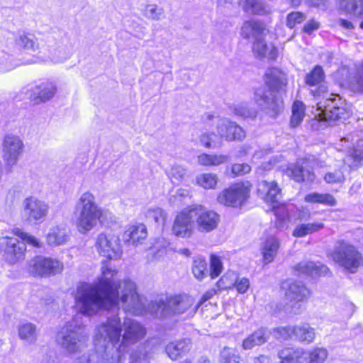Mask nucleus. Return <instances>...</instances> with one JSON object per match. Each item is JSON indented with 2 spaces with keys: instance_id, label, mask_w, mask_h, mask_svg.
I'll return each mask as SVG.
<instances>
[{
  "instance_id": "obj_1",
  "label": "nucleus",
  "mask_w": 363,
  "mask_h": 363,
  "mask_svg": "<svg viewBox=\"0 0 363 363\" xmlns=\"http://www.w3.org/2000/svg\"><path fill=\"white\" fill-rule=\"evenodd\" d=\"M117 272L107 264L101 267V277L94 284L82 283L74 294L75 308L80 314L94 315L100 310L125 311L142 314L144 305L135 282L130 279L116 281Z\"/></svg>"
},
{
  "instance_id": "obj_2",
  "label": "nucleus",
  "mask_w": 363,
  "mask_h": 363,
  "mask_svg": "<svg viewBox=\"0 0 363 363\" xmlns=\"http://www.w3.org/2000/svg\"><path fill=\"white\" fill-rule=\"evenodd\" d=\"M113 312L96 327L94 345L95 350L104 352L106 363H121L129 347L144 338L147 331L132 318H125L121 323L118 313H114L115 310Z\"/></svg>"
},
{
  "instance_id": "obj_3",
  "label": "nucleus",
  "mask_w": 363,
  "mask_h": 363,
  "mask_svg": "<svg viewBox=\"0 0 363 363\" xmlns=\"http://www.w3.org/2000/svg\"><path fill=\"white\" fill-rule=\"evenodd\" d=\"M265 85L255 90V104L272 116H277L284 108L283 100L279 91L286 84V74L277 68H272L266 73Z\"/></svg>"
},
{
  "instance_id": "obj_4",
  "label": "nucleus",
  "mask_w": 363,
  "mask_h": 363,
  "mask_svg": "<svg viewBox=\"0 0 363 363\" xmlns=\"http://www.w3.org/2000/svg\"><path fill=\"white\" fill-rule=\"evenodd\" d=\"M89 335L81 315H76L57 333V345L69 355L81 353L88 346Z\"/></svg>"
},
{
  "instance_id": "obj_5",
  "label": "nucleus",
  "mask_w": 363,
  "mask_h": 363,
  "mask_svg": "<svg viewBox=\"0 0 363 363\" xmlns=\"http://www.w3.org/2000/svg\"><path fill=\"white\" fill-rule=\"evenodd\" d=\"M108 213L97 205L91 193L84 192L77 201L74 212L77 230L81 234L87 233L96 226L98 221L102 222Z\"/></svg>"
},
{
  "instance_id": "obj_6",
  "label": "nucleus",
  "mask_w": 363,
  "mask_h": 363,
  "mask_svg": "<svg viewBox=\"0 0 363 363\" xmlns=\"http://www.w3.org/2000/svg\"><path fill=\"white\" fill-rule=\"evenodd\" d=\"M333 259L351 273H355L363 264V257L352 245L344 240L335 243L331 253Z\"/></svg>"
},
{
  "instance_id": "obj_7",
  "label": "nucleus",
  "mask_w": 363,
  "mask_h": 363,
  "mask_svg": "<svg viewBox=\"0 0 363 363\" xmlns=\"http://www.w3.org/2000/svg\"><path fill=\"white\" fill-rule=\"evenodd\" d=\"M194 303L192 297L185 295H171L155 301L157 311H160L162 317L180 315L190 309Z\"/></svg>"
},
{
  "instance_id": "obj_8",
  "label": "nucleus",
  "mask_w": 363,
  "mask_h": 363,
  "mask_svg": "<svg viewBox=\"0 0 363 363\" xmlns=\"http://www.w3.org/2000/svg\"><path fill=\"white\" fill-rule=\"evenodd\" d=\"M22 138L14 133H6L2 140V157L7 168H13L24 151Z\"/></svg>"
},
{
  "instance_id": "obj_9",
  "label": "nucleus",
  "mask_w": 363,
  "mask_h": 363,
  "mask_svg": "<svg viewBox=\"0 0 363 363\" xmlns=\"http://www.w3.org/2000/svg\"><path fill=\"white\" fill-rule=\"evenodd\" d=\"M95 247L100 255L109 259H118L123 253L119 237L111 233H99L95 238Z\"/></svg>"
},
{
  "instance_id": "obj_10",
  "label": "nucleus",
  "mask_w": 363,
  "mask_h": 363,
  "mask_svg": "<svg viewBox=\"0 0 363 363\" xmlns=\"http://www.w3.org/2000/svg\"><path fill=\"white\" fill-rule=\"evenodd\" d=\"M190 215L200 233H209L216 229L220 221V216L215 211L202 206L190 208Z\"/></svg>"
},
{
  "instance_id": "obj_11",
  "label": "nucleus",
  "mask_w": 363,
  "mask_h": 363,
  "mask_svg": "<svg viewBox=\"0 0 363 363\" xmlns=\"http://www.w3.org/2000/svg\"><path fill=\"white\" fill-rule=\"evenodd\" d=\"M250 193V185L235 184L219 194L218 201L226 206L240 207L248 199Z\"/></svg>"
},
{
  "instance_id": "obj_12",
  "label": "nucleus",
  "mask_w": 363,
  "mask_h": 363,
  "mask_svg": "<svg viewBox=\"0 0 363 363\" xmlns=\"http://www.w3.org/2000/svg\"><path fill=\"white\" fill-rule=\"evenodd\" d=\"M64 264L60 261L44 257H36L29 262V272L34 276L49 277L62 272Z\"/></svg>"
},
{
  "instance_id": "obj_13",
  "label": "nucleus",
  "mask_w": 363,
  "mask_h": 363,
  "mask_svg": "<svg viewBox=\"0 0 363 363\" xmlns=\"http://www.w3.org/2000/svg\"><path fill=\"white\" fill-rule=\"evenodd\" d=\"M49 211L48 205L36 197L26 198L23 202V213L29 222L42 223Z\"/></svg>"
},
{
  "instance_id": "obj_14",
  "label": "nucleus",
  "mask_w": 363,
  "mask_h": 363,
  "mask_svg": "<svg viewBox=\"0 0 363 363\" xmlns=\"http://www.w3.org/2000/svg\"><path fill=\"white\" fill-rule=\"evenodd\" d=\"M0 250L4 252L6 262L14 264L23 257L26 250V244L16 238H0Z\"/></svg>"
},
{
  "instance_id": "obj_15",
  "label": "nucleus",
  "mask_w": 363,
  "mask_h": 363,
  "mask_svg": "<svg viewBox=\"0 0 363 363\" xmlns=\"http://www.w3.org/2000/svg\"><path fill=\"white\" fill-rule=\"evenodd\" d=\"M281 287L284 291L285 299L291 307L305 301L310 295L309 290L299 281L286 280L282 282Z\"/></svg>"
},
{
  "instance_id": "obj_16",
  "label": "nucleus",
  "mask_w": 363,
  "mask_h": 363,
  "mask_svg": "<svg viewBox=\"0 0 363 363\" xmlns=\"http://www.w3.org/2000/svg\"><path fill=\"white\" fill-rule=\"evenodd\" d=\"M325 73L321 66L316 65L304 79L305 83L309 86H317L315 89H311V94L316 98L325 97L328 94V87L324 82Z\"/></svg>"
},
{
  "instance_id": "obj_17",
  "label": "nucleus",
  "mask_w": 363,
  "mask_h": 363,
  "mask_svg": "<svg viewBox=\"0 0 363 363\" xmlns=\"http://www.w3.org/2000/svg\"><path fill=\"white\" fill-rule=\"evenodd\" d=\"M217 133L219 138L227 141L243 140L246 135L244 130L235 123L227 118H219L217 121Z\"/></svg>"
},
{
  "instance_id": "obj_18",
  "label": "nucleus",
  "mask_w": 363,
  "mask_h": 363,
  "mask_svg": "<svg viewBox=\"0 0 363 363\" xmlns=\"http://www.w3.org/2000/svg\"><path fill=\"white\" fill-rule=\"evenodd\" d=\"M284 172L288 177L298 183L312 182L315 177L308 162L303 160L289 164Z\"/></svg>"
},
{
  "instance_id": "obj_19",
  "label": "nucleus",
  "mask_w": 363,
  "mask_h": 363,
  "mask_svg": "<svg viewBox=\"0 0 363 363\" xmlns=\"http://www.w3.org/2000/svg\"><path fill=\"white\" fill-rule=\"evenodd\" d=\"M30 91V99L35 104H40L52 99L57 93V87L55 82L47 81L32 86Z\"/></svg>"
},
{
  "instance_id": "obj_20",
  "label": "nucleus",
  "mask_w": 363,
  "mask_h": 363,
  "mask_svg": "<svg viewBox=\"0 0 363 363\" xmlns=\"http://www.w3.org/2000/svg\"><path fill=\"white\" fill-rule=\"evenodd\" d=\"M194 220L190 215V209L184 210L181 213L177 216L173 227V234L177 237L189 238L191 235Z\"/></svg>"
},
{
  "instance_id": "obj_21",
  "label": "nucleus",
  "mask_w": 363,
  "mask_h": 363,
  "mask_svg": "<svg viewBox=\"0 0 363 363\" xmlns=\"http://www.w3.org/2000/svg\"><path fill=\"white\" fill-rule=\"evenodd\" d=\"M40 58L43 60H50L54 63H60L69 59L71 52L62 45H47L40 48Z\"/></svg>"
},
{
  "instance_id": "obj_22",
  "label": "nucleus",
  "mask_w": 363,
  "mask_h": 363,
  "mask_svg": "<svg viewBox=\"0 0 363 363\" xmlns=\"http://www.w3.org/2000/svg\"><path fill=\"white\" fill-rule=\"evenodd\" d=\"M240 35L244 39L252 41L259 39V38L266 36V26L259 21H246L241 27Z\"/></svg>"
},
{
  "instance_id": "obj_23",
  "label": "nucleus",
  "mask_w": 363,
  "mask_h": 363,
  "mask_svg": "<svg viewBox=\"0 0 363 363\" xmlns=\"http://www.w3.org/2000/svg\"><path fill=\"white\" fill-rule=\"evenodd\" d=\"M342 76L341 84L354 93H363V77L356 72H351L346 67H342L338 71Z\"/></svg>"
},
{
  "instance_id": "obj_24",
  "label": "nucleus",
  "mask_w": 363,
  "mask_h": 363,
  "mask_svg": "<svg viewBox=\"0 0 363 363\" xmlns=\"http://www.w3.org/2000/svg\"><path fill=\"white\" fill-rule=\"evenodd\" d=\"M257 191L259 196L267 202H277L281 198V189L275 182L262 180L258 183Z\"/></svg>"
},
{
  "instance_id": "obj_25",
  "label": "nucleus",
  "mask_w": 363,
  "mask_h": 363,
  "mask_svg": "<svg viewBox=\"0 0 363 363\" xmlns=\"http://www.w3.org/2000/svg\"><path fill=\"white\" fill-rule=\"evenodd\" d=\"M191 347V342L189 339L174 340L168 343L165 347L167 356L172 360H177L183 354L189 352Z\"/></svg>"
},
{
  "instance_id": "obj_26",
  "label": "nucleus",
  "mask_w": 363,
  "mask_h": 363,
  "mask_svg": "<svg viewBox=\"0 0 363 363\" xmlns=\"http://www.w3.org/2000/svg\"><path fill=\"white\" fill-rule=\"evenodd\" d=\"M352 112L347 105L337 107L335 111H327V112H320L315 117L320 121H325L328 123H335L336 121H342L348 118Z\"/></svg>"
},
{
  "instance_id": "obj_27",
  "label": "nucleus",
  "mask_w": 363,
  "mask_h": 363,
  "mask_svg": "<svg viewBox=\"0 0 363 363\" xmlns=\"http://www.w3.org/2000/svg\"><path fill=\"white\" fill-rule=\"evenodd\" d=\"M295 270L297 271L299 274L316 277L326 274L329 269L326 266L320 264V263L317 264L311 261H303L295 267Z\"/></svg>"
},
{
  "instance_id": "obj_28",
  "label": "nucleus",
  "mask_w": 363,
  "mask_h": 363,
  "mask_svg": "<svg viewBox=\"0 0 363 363\" xmlns=\"http://www.w3.org/2000/svg\"><path fill=\"white\" fill-rule=\"evenodd\" d=\"M294 350L302 351V363H325L328 357V352L324 347H316L308 350L297 348Z\"/></svg>"
},
{
  "instance_id": "obj_29",
  "label": "nucleus",
  "mask_w": 363,
  "mask_h": 363,
  "mask_svg": "<svg viewBox=\"0 0 363 363\" xmlns=\"http://www.w3.org/2000/svg\"><path fill=\"white\" fill-rule=\"evenodd\" d=\"M265 37L252 41V50L256 57L263 58L268 57L270 59L276 58L277 49L274 45L269 47L265 40Z\"/></svg>"
},
{
  "instance_id": "obj_30",
  "label": "nucleus",
  "mask_w": 363,
  "mask_h": 363,
  "mask_svg": "<svg viewBox=\"0 0 363 363\" xmlns=\"http://www.w3.org/2000/svg\"><path fill=\"white\" fill-rule=\"evenodd\" d=\"M147 229L144 225H132L124 233L125 242L137 245L146 239Z\"/></svg>"
},
{
  "instance_id": "obj_31",
  "label": "nucleus",
  "mask_w": 363,
  "mask_h": 363,
  "mask_svg": "<svg viewBox=\"0 0 363 363\" xmlns=\"http://www.w3.org/2000/svg\"><path fill=\"white\" fill-rule=\"evenodd\" d=\"M315 337L313 328L308 324H302L293 326V339L301 343H312Z\"/></svg>"
},
{
  "instance_id": "obj_32",
  "label": "nucleus",
  "mask_w": 363,
  "mask_h": 363,
  "mask_svg": "<svg viewBox=\"0 0 363 363\" xmlns=\"http://www.w3.org/2000/svg\"><path fill=\"white\" fill-rule=\"evenodd\" d=\"M279 247V241L276 237L270 236L265 240L262 247V253L265 263L268 264L274 260Z\"/></svg>"
},
{
  "instance_id": "obj_33",
  "label": "nucleus",
  "mask_w": 363,
  "mask_h": 363,
  "mask_svg": "<svg viewBox=\"0 0 363 363\" xmlns=\"http://www.w3.org/2000/svg\"><path fill=\"white\" fill-rule=\"evenodd\" d=\"M340 11L356 16H363V0H337Z\"/></svg>"
},
{
  "instance_id": "obj_34",
  "label": "nucleus",
  "mask_w": 363,
  "mask_h": 363,
  "mask_svg": "<svg viewBox=\"0 0 363 363\" xmlns=\"http://www.w3.org/2000/svg\"><path fill=\"white\" fill-rule=\"evenodd\" d=\"M19 338L28 345H33L38 339L36 325L32 323H23L18 327Z\"/></svg>"
},
{
  "instance_id": "obj_35",
  "label": "nucleus",
  "mask_w": 363,
  "mask_h": 363,
  "mask_svg": "<svg viewBox=\"0 0 363 363\" xmlns=\"http://www.w3.org/2000/svg\"><path fill=\"white\" fill-rule=\"evenodd\" d=\"M242 10L249 14L264 15L270 13L271 9L258 0H241Z\"/></svg>"
},
{
  "instance_id": "obj_36",
  "label": "nucleus",
  "mask_w": 363,
  "mask_h": 363,
  "mask_svg": "<svg viewBox=\"0 0 363 363\" xmlns=\"http://www.w3.org/2000/svg\"><path fill=\"white\" fill-rule=\"evenodd\" d=\"M363 160V139L359 140L353 150L345 157L343 162L350 169L357 168Z\"/></svg>"
},
{
  "instance_id": "obj_37",
  "label": "nucleus",
  "mask_w": 363,
  "mask_h": 363,
  "mask_svg": "<svg viewBox=\"0 0 363 363\" xmlns=\"http://www.w3.org/2000/svg\"><path fill=\"white\" fill-rule=\"evenodd\" d=\"M267 340V330L260 328L243 340L242 347L244 350H251L255 346L264 344Z\"/></svg>"
},
{
  "instance_id": "obj_38",
  "label": "nucleus",
  "mask_w": 363,
  "mask_h": 363,
  "mask_svg": "<svg viewBox=\"0 0 363 363\" xmlns=\"http://www.w3.org/2000/svg\"><path fill=\"white\" fill-rule=\"evenodd\" d=\"M323 228L324 224L320 221L300 224L294 228L293 235L296 238H303L307 235L318 232Z\"/></svg>"
},
{
  "instance_id": "obj_39",
  "label": "nucleus",
  "mask_w": 363,
  "mask_h": 363,
  "mask_svg": "<svg viewBox=\"0 0 363 363\" xmlns=\"http://www.w3.org/2000/svg\"><path fill=\"white\" fill-rule=\"evenodd\" d=\"M301 350H294L292 347H284L279 350L278 357L281 359L280 363H302Z\"/></svg>"
},
{
  "instance_id": "obj_40",
  "label": "nucleus",
  "mask_w": 363,
  "mask_h": 363,
  "mask_svg": "<svg viewBox=\"0 0 363 363\" xmlns=\"http://www.w3.org/2000/svg\"><path fill=\"white\" fill-rule=\"evenodd\" d=\"M229 160V157L225 155L201 154L197 157V162L202 166H218L224 164Z\"/></svg>"
},
{
  "instance_id": "obj_41",
  "label": "nucleus",
  "mask_w": 363,
  "mask_h": 363,
  "mask_svg": "<svg viewBox=\"0 0 363 363\" xmlns=\"http://www.w3.org/2000/svg\"><path fill=\"white\" fill-rule=\"evenodd\" d=\"M304 201L306 203H320L329 206H334L336 204V200L331 194L318 192L308 194L305 196Z\"/></svg>"
},
{
  "instance_id": "obj_42",
  "label": "nucleus",
  "mask_w": 363,
  "mask_h": 363,
  "mask_svg": "<svg viewBox=\"0 0 363 363\" xmlns=\"http://www.w3.org/2000/svg\"><path fill=\"white\" fill-rule=\"evenodd\" d=\"M69 236L64 228H52L47 235V241L50 245H61L68 240Z\"/></svg>"
},
{
  "instance_id": "obj_43",
  "label": "nucleus",
  "mask_w": 363,
  "mask_h": 363,
  "mask_svg": "<svg viewBox=\"0 0 363 363\" xmlns=\"http://www.w3.org/2000/svg\"><path fill=\"white\" fill-rule=\"evenodd\" d=\"M148 345V342H145L134 349L130 354L129 363H150Z\"/></svg>"
},
{
  "instance_id": "obj_44",
  "label": "nucleus",
  "mask_w": 363,
  "mask_h": 363,
  "mask_svg": "<svg viewBox=\"0 0 363 363\" xmlns=\"http://www.w3.org/2000/svg\"><path fill=\"white\" fill-rule=\"evenodd\" d=\"M15 42L18 46L28 51L35 52L38 49L36 39L30 34H19Z\"/></svg>"
},
{
  "instance_id": "obj_45",
  "label": "nucleus",
  "mask_w": 363,
  "mask_h": 363,
  "mask_svg": "<svg viewBox=\"0 0 363 363\" xmlns=\"http://www.w3.org/2000/svg\"><path fill=\"white\" fill-rule=\"evenodd\" d=\"M191 270L196 279L200 281L203 279L208 272L206 259L201 257H195L192 263Z\"/></svg>"
},
{
  "instance_id": "obj_46",
  "label": "nucleus",
  "mask_w": 363,
  "mask_h": 363,
  "mask_svg": "<svg viewBox=\"0 0 363 363\" xmlns=\"http://www.w3.org/2000/svg\"><path fill=\"white\" fill-rule=\"evenodd\" d=\"M143 13L145 18L152 21H161L164 18L163 8L158 6L155 4H146Z\"/></svg>"
},
{
  "instance_id": "obj_47",
  "label": "nucleus",
  "mask_w": 363,
  "mask_h": 363,
  "mask_svg": "<svg viewBox=\"0 0 363 363\" xmlns=\"http://www.w3.org/2000/svg\"><path fill=\"white\" fill-rule=\"evenodd\" d=\"M305 116V106L299 101H294L292 106V116L291 118V125L293 128L298 126Z\"/></svg>"
},
{
  "instance_id": "obj_48",
  "label": "nucleus",
  "mask_w": 363,
  "mask_h": 363,
  "mask_svg": "<svg viewBox=\"0 0 363 363\" xmlns=\"http://www.w3.org/2000/svg\"><path fill=\"white\" fill-rule=\"evenodd\" d=\"M196 183L200 186L206 189H215L218 182V178L213 173H204L199 174L196 178Z\"/></svg>"
},
{
  "instance_id": "obj_49",
  "label": "nucleus",
  "mask_w": 363,
  "mask_h": 363,
  "mask_svg": "<svg viewBox=\"0 0 363 363\" xmlns=\"http://www.w3.org/2000/svg\"><path fill=\"white\" fill-rule=\"evenodd\" d=\"M228 275H230V274H226L220 279V282L223 284H225V287L230 288L231 286L235 285L237 291L240 294H244L247 291L250 287V281L248 279L242 278L240 280L236 279L235 282L231 281L230 283H227L226 280L228 279Z\"/></svg>"
},
{
  "instance_id": "obj_50",
  "label": "nucleus",
  "mask_w": 363,
  "mask_h": 363,
  "mask_svg": "<svg viewBox=\"0 0 363 363\" xmlns=\"http://www.w3.org/2000/svg\"><path fill=\"white\" fill-rule=\"evenodd\" d=\"M347 105L345 100L342 99V97L338 94H330L329 97L326 99L324 104V109L319 107L320 112H327V111L333 110L335 111V108L339 106Z\"/></svg>"
},
{
  "instance_id": "obj_51",
  "label": "nucleus",
  "mask_w": 363,
  "mask_h": 363,
  "mask_svg": "<svg viewBox=\"0 0 363 363\" xmlns=\"http://www.w3.org/2000/svg\"><path fill=\"white\" fill-rule=\"evenodd\" d=\"M240 357L235 348L225 347L220 352V363H240Z\"/></svg>"
},
{
  "instance_id": "obj_52",
  "label": "nucleus",
  "mask_w": 363,
  "mask_h": 363,
  "mask_svg": "<svg viewBox=\"0 0 363 363\" xmlns=\"http://www.w3.org/2000/svg\"><path fill=\"white\" fill-rule=\"evenodd\" d=\"M96 351V352L83 354L72 363H106L103 359L104 352Z\"/></svg>"
},
{
  "instance_id": "obj_53",
  "label": "nucleus",
  "mask_w": 363,
  "mask_h": 363,
  "mask_svg": "<svg viewBox=\"0 0 363 363\" xmlns=\"http://www.w3.org/2000/svg\"><path fill=\"white\" fill-rule=\"evenodd\" d=\"M146 217L150 220H154L158 225H164L167 214L162 209L157 208L148 210Z\"/></svg>"
},
{
  "instance_id": "obj_54",
  "label": "nucleus",
  "mask_w": 363,
  "mask_h": 363,
  "mask_svg": "<svg viewBox=\"0 0 363 363\" xmlns=\"http://www.w3.org/2000/svg\"><path fill=\"white\" fill-rule=\"evenodd\" d=\"M234 113L241 117L251 118H255L257 114V111L254 108H250L246 103L236 105L234 108Z\"/></svg>"
},
{
  "instance_id": "obj_55",
  "label": "nucleus",
  "mask_w": 363,
  "mask_h": 363,
  "mask_svg": "<svg viewBox=\"0 0 363 363\" xmlns=\"http://www.w3.org/2000/svg\"><path fill=\"white\" fill-rule=\"evenodd\" d=\"M270 333L277 340L293 339V326L275 328Z\"/></svg>"
},
{
  "instance_id": "obj_56",
  "label": "nucleus",
  "mask_w": 363,
  "mask_h": 363,
  "mask_svg": "<svg viewBox=\"0 0 363 363\" xmlns=\"http://www.w3.org/2000/svg\"><path fill=\"white\" fill-rule=\"evenodd\" d=\"M223 271V264L220 259L216 255L211 256L210 276L211 279L218 277Z\"/></svg>"
},
{
  "instance_id": "obj_57",
  "label": "nucleus",
  "mask_w": 363,
  "mask_h": 363,
  "mask_svg": "<svg viewBox=\"0 0 363 363\" xmlns=\"http://www.w3.org/2000/svg\"><path fill=\"white\" fill-rule=\"evenodd\" d=\"M16 66V65L13 63L12 58L9 54L4 51H0V72L10 71Z\"/></svg>"
},
{
  "instance_id": "obj_58",
  "label": "nucleus",
  "mask_w": 363,
  "mask_h": 363,
  "mask_svg": "<svg viewBox=\"0 0 363 363\" xmlns=\"http://www.w3.org/2000/svg\"><path fill=\"white\" fill-rule=\"evenodd\" d=\"M306 19V16L301 12H291L287 15L286 26L294 28L296 25L300 24Z\"/></svg>"
},
{
  "instance_id": "obj_59",
  "label": "nucleus",
  "mask_w": 363,
  "mask_h": 363,
  "mask_svg": "<svg viewBox=\"0 0 363 363\" xmlns=\"http://www.w3.org/2000/svg\"><path fill=\"white\" fill-rule=\"evenodd\" d=\"M13 233L15 235L21 238L24 242H27L28 244L32 246L37 247H40L41 246L40 241L37 238L28 235L27 233L23 232L21 229H14Z\"/></svg>"
},
{
  "instance_id": "obj_60",
  "label": "nucleus",
  "mask_w": 363,
  "mask_h": 363,
  "mask_svg": "<svg viewBox=\"0 0 363 363\" xmlns=\"http://www.w3.org/2000/svg\"><path fill=\"white\" fill-rule=\"evenodd\" d=\"M186 169L180 165H174L172 167L169 176L173 182H182L186 175Z\"/></svg>"
},
{
  "instance_id": "obj_61",
  "label": "nucleus",
  "mask_w": 363,
  "mask_h": 363,
  "mask_svg": "<svg viewBox=\"0 0 363 363\" xmlns=\"http://www.w3.org/2000/svg\"><path fill=\"white\" fill-rule=\"evenodd\" d=\"M325 181L328 184L341 182L345 179L343 174L340 171L328 172L324 177Z\"/></svg>"
},
{
  "instance_id": "obj_62",
  "label": "nucleus",
  "mask_w": 363,
  "mask_h": 363,
  "mask_svg": "<svg viewBox=\"0 0 363 363\" xmlns=\"http://www.w3.org/2000/svg\"><path fill=\"white\" fill-rule=\"evenodd\" d=\"M251 171V167L247 164H235L232 166L231 172L235 176L243 175Z\"/></svg>"
},
{
  "instance_id": "obj_63",
  "label": "nucleus",
  "mask_w": 363,
  "mask_h": 363,
  "mask_svg": "<svg viewBox=\"0 0 363 363\" xmlns=\"http://www.w3.org/2000/svg\"><path fill=\"white\" fill-rule=\"evenodd\" d=\"M337 24L347 32H350L354 28V26L352 21L340 18L337 20Z\"/></svg>"
},
{
  "instance_id": "obj_64",
  "label": "nucleus",
  "mask_w": 363,
  "mask_h": 363,
  "mask_svg": "<svg viewBox=\"0 0 363 363\" xmlns=\"http://www.w3.org/2000/svg\"><path fill=\"white\" fill-rule=\"evenodd\" d=\"M320 27V23L312 19L306 23L303 28V31L308 34H311L314 30L318 29Z\"/></svg>"
}]
</instances>
